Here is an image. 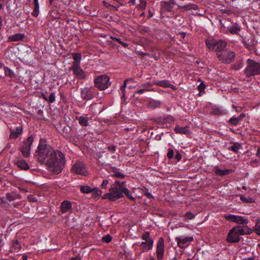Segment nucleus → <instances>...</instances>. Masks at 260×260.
Here are the masks:
<instances>
[{"label": "nucleus", "instance_id": "nucleus-1", "mask_svg": "<svg viewBox=\"0 0 260 260\" xmlns=\"http://www.w3.org/2000/svg\"><path fill=\"white\" fill-rule=\"evenodd\" d=\"M36 156L39 162L47 166L52 173L58 174L61 172L64 164L63 154L60 151L54 150L42 139L36 151Z\"/></svg>", "mask_w": 260, "mask_h": 260}, {"label": "nucleus", "instance_id": "nucleus-2", "mask_svg": "<svg viewBox=\"0 0 260 260\" xmlns=\"http://www.w3.org/2000/svg\"><path fill=\"white\" fill-rule=\"evenodd\" d=\"M125 184V181L120 182L116 180L110 187L109 192L104 194L102 199H108L111 202H114L122 198L124 194L129 200L135 201V198L131 195Z\"/></svg>", "mask_w": 260, "mask_h": 260}, {"label": "nucleus", "instance_id": "nucleus-3", "mask_svg": "<svg viewBox=\"0 0 260 260\" xmlns=\"http://www.w3.org/2000/svg\"><path fill=\"white\" fill-rule=\"evenodd\" d=\"M251 230L245 226H237L231 230L228 235L227 241L230 243H237L240 240V236L250 234Z\"/></svg>", "mask_w": 260, "mask_h": 260}, {"label": "nucleus", "instance_id": "nucleus-4", "mask_svg": "<svg viewBox=\"0 0 260 260\" xmlns=\"http://www.w3.org/2000/svg\"><path fill=\"white\" fill-rule=\"evenodd\" d=\"M206 45L210 51L215 50L217 53L220 52L225 48L226 43L221 40H216L213 38H209L205 41Z\"/></svg>", "mask_w": 260, "mask_h": 260}, {"label": "nucleus", "instance_id": "nucleus-5", "mask_svg": "<svg viewBox=\"0 0 260 260\" xmlns=\"http://www.w3.org/2000/svg\"><path fill=\"white\" fill-rule=\"evenodd\" d=\"M247 63V65L245 70V73L247 77L260 74V62L248 59Z\"/></svg>", "mask_w": 260, "mask_h": 260}, {"label": "nucleus", "instance_id": "nucleus-6", "mask_svg": "<svg viewBox=\"0 0 260 260\" xmlns=\"http://www.w3.org/2000/svg\"><path fill=\"white\" fill-rule=\"evenodd\" d=\"M142 239L145 241L139 245L142 252H146L151 250L153 247V240L150 238L148 232H146L142 235Z\"/></svg>", "mask_w": 260, "mask_h": 260}, {"label": "nucleus", "instance_id": "nucleus-7", "mask_svg": "<svg viewBox=\"0 0 260 260\" xmlns=\"http://www.w3.org/2000/svg\"><path fill=\"white\" fill-rule=\"evenodd\" d=\"M110 78L106 75H101L94 79L95 86L100 90H104L110 85Z\"/></svg>", "mask_w": 260, "mask_h": 260}, {"label": "nucleus", "instance_id": "nucleus-8", "mask_svg": "<svg viewBox=\"0 0 260 260\" xmlns=\"http://www.w3.org/2000/svg\"><path fill=\"white\" fill-rule=\"evenodd\" d=\"M72 171L77 174L85 176L88 174V172L85 164L82 161L76 162L72 168Z\"/></svg>", "mask_w": 260, "mask_h": 260}, {"label": "nucleus", "instance_id": "nucleus-9", "mask_svg": "<svg viewBox=\"0 0 260 260\" xmlns=\"http://www.w3.org/2000/svg\"><path fill=\"white\" fill-rule=\"evenodd\" d=\"M217 55L220 60L224 63L231 62L235 57V54L231 51H226L222 53H217Z\"/></svg>", "mask_w": 260, "mask_h": 260}, {"label": "nucleus", "instance_id": "nucleus-10", "mask_svg": "<svg viewBox=\"0 0 260 260\" xmlns=\"http://www.w3.org/2000/svg\"><path fill=\"white\" fill-rule=\"evenodd\" d=\"M34 138L32 136H29L27 138L26 140L24 142L21 148V151L23 155L25 157H28L30 154V147L32 144Z\"/></svg>", "mask_w": 260, "mask_h": 260}, {"label": "nucleus", "instance_id": "nucleus-11", "mask_svg": "<svg viewBox=\"0 0 260 260\" xmlns=\"http://www.w3.org/2000/svg\"><path fill=\"white\" fill-rule=\"evenodd\" d=\"M156 255L158 260H162L165 252L164 240L159 238L156 244Z\"/></svg>", "mask_w": 260, "mask_h": 260}, {"label": "nucleus", "instance_id": "nucleus-12", "mask_svg": "<svg viewBox=\"0 0 260 260\" xmlns=\"http://www.w3.org/2000/svg\"><path fill=\"white\" fill-rule=\"evenodd\" d=\"M224 217L228 220L236 222L239 224H244L247 223V220L241 216L232 214H225L224 215Z\"/></svg>", "mask_w": 260, "mask_h": 260}, {"label": "nucleus", "instance_id": "nucleus-13", "mask_svg": "<svg viewBox=\"0 0 260 260\" xmlns=\"http://www.w3.org/2000/svg\"><path fill=\"white\" fill-rule=\"evenodd\" d=\"M70 70L73 71L74 75H75L79 79H84L86 77V75L80 66H72L70 68Z\"/></svg>", "mask_w": 260, "mask_h": 260}, {"label": "nucleus", "instance_id": "nucleus-14", "mask_svg": "<svg viewBox=\"0 0 260 260\" xmlns=\"http://www.w3.org/2000/svg\"><path fill=\"white\" fill-rule=\"evenodd\" d=\"M93 88L85 87L81 89V98L84 100H90L93 98Z\"/></svg>", "mask_w": 260, "mask_h": 260}, {"label": "nucleus", "instance_id": "nucleus-15", "mask_svg": "<svg viewBox=\"0 0 260 260\" xmlns=\"http://www.w3.org/2000/svg\"><path fill=\"white\" fill-rule=\"evenodd\" d=\"M176 241L177 242L178 246L180 247H183L184 245L187 244L188 242H190L193 240L192 237H178L176 238Z\"/></svg>", "mask_w": 260, "mask_h": 260}, {"label": "nucleus", "instance_id": "nucleus-16", "mask_svg": "<svg viewBox=\"0 0 260 260\" xmlns=\"http://www.w3.org/2000/svg\"><path fill=\"white\" fill-rule=\"evenodd\" d=\"M60 211L62 213H71L72 206L71 202L68 201H64L62 202L60 206Z\"/></svg>", "mask_w": 260, "mask_h": 260}, {"label": "nucleus", "instance_id": "nucleus-17", "mask_svg": "<svg viewBox=\"0 0 260 260\" xmlns=\"http://www.w3.org/2000/svg\"><path fill=\"white\" fill-rule=\"evenodd\" d=\"M174 131L177 134L187 135L190 133L188 126L181 127L179 125L175 126Z\"/></svg>", "mask_w": 260, "mask_h": 260}, {"label": "nucleus", "instance_id": "nucleus-18", "mask_svg": "<svg viewBox=\"0 0 260 260\" xmlns=\"http://www.w3.org/2000/svg\"><path fill=\"white\" fill-rule=\"evenodd\" d=\"M241 29L240 26L237 23H234L227 27V30L232 35L238 34Z\"/></svg>", "mask_w": 260, "mask_h": 260}, {"label": "nucleus", "instance_id": "nucleus-19", "mask_svg": "<svg viewBox=\"0 0 260 260\" xmlns=\"http://www.w3.org/2000/svg\"><path fill=\"white\" fill-rule=\"evenodd\" d=\"M22 131V127L18 126L17 127L16 129H11V134L10 135V138L12 139H16L17 138L19 135H20Z\"/></svg>", "mask_w": 260, "mask_h": 260}, {"label": "nucleus", "instance_id": "nucleus-20", "mask_svg": "<svg viewBox=\"0 0 260 260\" xmlns=\"http://www.w3.org/2000/svg\"><path fill=\"white\" fill-rule=\"evenodd\" d=\"M72 56L74 61L72 66H80L82 57L81 54L79 53H74L72 54Z\"/></svg>", "mask_w": 260, "mask_h": 260}, {"label": "nucleus", "instance_id": "nucleus-21", "mask_svg": "<svg viewBox=\"0 0 260 260\" xmlns=\"http://www.w3.org/2000/svg\"><path fill=\"white\" fill-rule=\"evenodd\" d=\"M110 171L111 173H112V175L113 177L119 178H124L125 177V175L122 173L120 172L116 168L111 167Z\"/></svg>", "mask_w": 260, "mask_h": 260}, {"label": "nucleus", "instance_id": "nucleus-22", "mask_svg": "<svg viewBox=\"0 0 260 260\" xmlns=\"http://www.w3.org/2000/svg\"><path fill=\"white\" fill-rule=\"evenodd\" d=\"M214 169H215V173L216 175H219V176L227 175L232 172V170H230V169L221 170L217 167H215Z\"/></svg>", "mask_w": 260, "mask_h": 260}, {"label": "nucleus", "instance_id": "nucleus-23", "mask_svg": "<svg viewBox=\"0 0 260 260\" xmlns=\"http://www.w3.org/2000/svg\"><path fill=\"white\" fill-rule=\"evenodd\" d=\"M179 8L182 9L183 11H188L189 10H196L198 9V7L196 4L190 3L184 6H179Z\"/></svg>", "mask_w": 260, "mask_h": 260}, {"label": "nucleus", "instance_id": "nucleus-24", "mask_svg": "<svg viewBox=\"0 0 260 260\" xmlns=\"http://www.w3.org/2000/svg\"><path fill=\"white\" fill-rule=\"evenodd\" d=\"M160 103L158 101H155L154 100H150L147 103L148 107L151 109H155L160 106Z\"/></svg>", "mask_w": 260, "mask_h": 260}, {"label": "nucleus", "instance_id": "nucleus-25", "mask_svg": "<svg viewBox=\"0 0 260 260\" xmlns=\"http://www.w3.org/2000/svg\"><path fill=\"white\" fill-rule=\"evenodd\" d=\"M24 37V35L20 34H16L14 35L11 36L9 37L8 40L11 42H16L21 40Z\"/></svg>", "mask_w": 260, "mask_h": 260}, {"label": "nucleus", "instance_id": "nucleus-26", "mask_svg": "<svg viewBox=\"0 0 260 260\" xmlns=\"http://www.w3.org/2000/svg\"><path fill=\"white\" fill-rule=\"evenodd\" d=\"M17 165L18 167L23 170H27L29 168V165L24 160H20L17 161Z\"/></svg>", "mask_w": 260, "mask_h": 260}, {"label": "nucleus", "instance_id": "nucleus-27", "mask_svg": "<svg viewBox=\"0 0 260 260\" xmlns=\"http://www.w3.org/2000/svg\"><path fill=\"white\" fill-rule=\"evenodd\" d=\"M35 8L32 12V15L34 17H37L39 14V3L38 0H34Z\"/></svg>", "mask_w": 260, "mask_h": 260}, {"label": "nucleus", "instance_id": "nucleus-28", "mask_svg": "<svg viewBox=\"0 0 260 260\" xmlns=\"http://www.w3.org/2000/svg\"><path fill=\"white\" fill-rule=\"evenodd\" d=\"M77 119L78 120L79 123L81 125L87 126L88 125V118L81 116L77 117Z\"/></svg>", "mask_w": 260, "mask_h": 260}, {"label": "nucleus", "instance_id": "nucleus-29", "mask_svg": "<svg viewBox=\"0 0 260 260\" xmlns=\"http://www.w3.org/2000/svg\"><path fill=\"white\" fill-rule=\"evenodd\" d=\"M5 76H8L11 79L15 78L16 77L14 72L7 67H6L5 72Z\"/></svg>", "mask_w": 260, "mask_h": 260}, {"label": "nucleus", "instance_id": "nucleus-30", "mask_svg": "<svg viewBox=\"0 0 260 260\" xmlns=\"http://www.w3.org/2000/svg\"><path fill=\"white\" fill-rule=\"evenodd\" d=\"M94 190L91 192H92V197L95 199H98L100 198L102 193V191L98 188H93Z\"/></svg>", "mask_w": 260, "mask_h": 260}, {"label": "nucleus", "instance_id": "nucleus-31", "mask_svg": "<svg viewBox=\"0 0 260 260\" xmlns=\"http://www.w3.org/2000/svg\"><path fill=\"white\" fill-rule=\"evenodd\" d=\"M80 190L83 193H89L91 192L94 190V188H91L87 185H85L81 186Z\"/></svg>", "mask_w": 260, "mask_h": 260}, {"label": "nucleus", "instance_id": "nucleus-32", "mask_svg": "<svg viewBox=\"0 0 260 260\" xmlns=\"http://www.w3.org/2000/svg\"><path fill=\"white\" fill-rule=\"evenodd\" d=\"M240 199L244 203H252L255 202V200L250 197H246L243 195L240 196Z\"/></svg>", "mask_w": 260, "mask_h": 260}, {"label": "nucleus", "instance_id": "nucleus-33", "mask_svg": "<svg viewBox=\"0 0 260 260\" xmlns=\"http://www.w3.org/2000/svg\"><path fill=\"white\" fill-rule=\"evenodd\" d=\"M241 145L239 143H236L234 144L233 145L231 146L230 148V149L235 152H238L239 150V149L241 148Z\"/></svg>", "mask_w": 260, "mask_h": 260}, {"label": "nucleus", "instance_id": "nucleus-34", "mask_svg": "<svg viewBox=\"0 0 260 260\" xmlns=\"http://www.w3.org/2000/svg\"><path fill=\"white\" fill-rule=\"evenodd\" d=\"M140 4L137 5V8L141 10H145L146 7V2L144 0H140Z\"/></svg>", "mask_w": 260, "mask_h": 260}, {"label": "nucleus", "instance_id": "nucleus-35", "mask_svg": "<svg viewBox=\"0 0 260 260\" xmlns=\"http://www.w3.org/2000/svg\"><path fill=\"white\" fill-rule=\"evenodd\" d=\"M254 231L256 234L260 236V220H256V223L254 227Z\"/></svg>", "mask_w": 260, "mask_h": 260}, {"label": "nucleus", "instance_id": "nucleus-36", "mask_svg": "<svg viewBox=\"0 0 260 260\" xmlns=\"http://www.w3.org/2000/svg\"><path fill=\"white\" fill-rule=\"evenodd\" d=\"M6 69V66L4 63L0 62V77H5V72Z\"/></svg>", "mask_w": 260, "mask_h": 260}, {"label": "nucleus", "instance_id": "nucleus-37", "mask_svg": "<svg viewBox=\"0 0 260 260\" xmlns=\"http://www.w3.org/2000/svg\"><path fill=\"white\" fill-rule=\"evenodd\" d=\"M128 82L133 83H134V80L132 79H126L124 81V84L121 87V90L122 91L123 95H124V91H125V87H126L127 83Z\"/></svg>", "mask_w": 260, "mask_h": 260}, {"label": "nucleus", "instance_id": "nucleus-38", "mask_svg": "<svg viewBox=\"0 0 260 260\" xmlns=\"http://www.w3.org/2000/svg\"><path fill=\"white\" fill-rule=\"evenodd\" d=\"M240 121V118H239V117L236 118V117H233L230 119L229 121L231 124H233L234 125H237Z\"/></svg>", "mask_w": 260, "mask_h": 260}, {"label": "nucleus", "instance_id": "nucleus-39", "mask_svg": "<svg viewBox=\"0 0 260 260\" xmlns=\"http://www.w3.org/2000/svg\"><path fill=\"white\" fill-rule=\"evenodd\" d=\"M155 84L162 87H169L170 85V83L166 81L157 82L155 83Z\"/></svg>", "mask_w": 260, "mask_h": 260}, {"label": "nucleus", "instance_id": "nucleus-40", "mask_svg": "<svg viewBox=\"0 0 260 260\" xmlns=\"http://www.w3.org/2000/svg\"><path fill=\"white\" fill-rule=\"evenodd\" d=\"M110 38L113 40H115V41H117V42H118L119 44L122 45L124 47H126L128 46V45L126 43L123 42L119 38H115V37H112V36H111Z\"/></svg>", "mask_w": 260, "mask_h": 260}, {"label": "nucleus", "instance_id": "nucleus-41", "mask_svg": "<svg viewBox=\"0 0 260 260\" xmlns=\"http://www.w3.org/2000/svg\"><path fill=\"white\" fill-rule=\"evenodd\" d=\"M55 101V95L54 92H52L49 98H48V101L50 103H52Z\"/></svg>", "mask_w": 260, "mask_h": 260}, {"label": "nucleus", "instance_id": "nucleus-42", "mask_svg": "<svg viewBox=\"0 0 260 260\" xmlns=\"http://www.w3.org/2000/svg\"><path fill=\"white\" fill-rule=\"evenodd\" d=\"M174 151L172 148L168 149V152L167 153V157L169 159H172L173 157Z\"/></svg>", "mask_w": 260, "mask_h": 260}, {"label": "nucleus", "instance_id": "nucleus-43", "mask_svg": "<svg viewBox=\"0 0 260 260\" xmlns=\"http://www.w3.org/2000/svg\"><path fill=\"white\" fill-rule=\"evenodd\" d=\"M109 184L108 180H104L101 184V187L103 189H107L108 188V185Z\"/></svg>", "mask_w": 260, "mask_h": 260}, {"label": "nucleus", "instance_id": "nucleus-44", "mask_svg": "<svg viewBox=\"0 0 260 260\" xmlns=\"http://www.w3.org/2000/svg\"><path fill=\"white\" fill-rule=\"evenodd\" d=\"M13 246L16 250L18 251L21 248V245L17 241L13 243Z\"/></svg>", "mask_w": 260, "mask_h": 260}, {"label": "nucleus", "instance_id": "nucleus-45", "mask_svg": "<svg viewBox=\"0 0 260 260\" xmlns=\"http://www.w3.org/2000/svg\"><path fill=\"white\" fill-rule=\"evenodd\" d=\"M185 217L187 219H191L194 217V215L192 213L188 212L185 214Z\"/></svg>", "mask_w": 260, "mask_h": 260}, {"label": "nucleus", "instance_id": "nucleus-46", "mask_svg": "<svg viewBox=\"0 0 260 260\" xmlns=\"http://www.w3.org/2000/svg\"><path fill=\"white\" fill-rule=\"evenodd\" d=\"M111 240L112 237L109 235H107L106 236L103 237V241L106 242V243L110 242L111 241Z\"/></svg>", "mask_w": 260, "mask_h": 260}, {"label": "nucleus", "instance_id": "nucleus-47", "mask_svg": "<svg viewBox=\"0 0 260 260\" xmlns=\"http://www.w3.org/2000/svg\"><path fill=\"white\" fill-rule=\"evenodd\" d=\"M6 198H7V199L10 201H13L14 200H15V198L10 193H7Z\"/></svg>", "mask_w": 260, "mask_h": 260}, {"label": "nucleus", "instance_id": "nucleus-48", "mask_svg": "<svg viewBox=\"0 0 260 260\" xmlns=\"http://www.w3.org/2000/svg\"><path fill=\"white\" fill-rule=\"evenodd\" d=\"M144 195L146 196L149 199L153 198V196H152V194L148 191H145L144 192Z\"/></svg>", "mask_w": 260, "mask_h": 260}, {"label": "nucleus", "instance_id": "nucleus-49", "mask_svg": "<svg viewBox=\"0 0 260 260\" xmlns=\"http://www.w3.org/2000/svg\"><path fill=\"white\" fill-rule=\"evenodd\" d=\"M175 158L178 161H180L181 160V155L179 152H177L176 156H175Z\"/></svg>", "mask_w": 260, "mask_h": 260}, {"label": "nucleus", "instance_id": "nucleus-50", "mask_svg": "<svg viewBox=\"0 0 260 260\" xmlns=\"http://www.w3.org/2000/svg\"><path fill=\"white\" fill-rule=\"evenodd\" d=\"M242 260H255V257L253 256H250L243 258Z\"/></svg>", "mask_w": 260, "mask_h": 260}, {"label": "nucleus", "instance_id": "nucleus-51", "mask_svg": "<svg viewBox=\"0 0 260 260\" xmlns=\"http://www.w3.org/2000/svg\"><path fill=\"white\" fill-rule=\"evenodd\" d=\"M213 112L215 114H219L221 113L220 110L218 108L214 109Z\"/></svg>", "mask_w": 260, "mask_h": 260}, {"label": "nucleus", "instance_id": "nucleus-52", "mask_svg": "<svg viewBox=\"0 0 260 260\" xmlns=\"http://www.w3.org/2000/svg\"><path fill=\"white\" fill-rule=\"evenodd\" d=\"M128 3L130 5H136V1L135 0H129Z\"/></svg>", "mask_w": 260, "mask_h": 260}, {"label": "nucleus", "instance_id": "nucleus-53", "mask_svg": "<svg viewBox=\"0 0 260 260\" xmlns=\"http://www.w3.org/2000/svg\"><path fill=\"white\" fill-rule=\"evenodd\" d=\"M108 149H109L110 151H115V147H114V146H109V147H108Z\"/></svg>", "mask_w": 260, "mask_h": 260}, {"label": "nucleus", "instance_id": "nucleus-54", "mask_svg": "<svg viewBox=\"0 0 260 260\" xmlns=\"http://www.w3.org/2000/svg\"><path fill=\"white\" fill-rule=\"evenodd\" d=\"M145 91V90L144 89H140L139 90L137 91V93H139V94H142L143 93L144 91Z\"/></svg>", "mask_w": 260, "mask_h": 260}, {"label": "nucleus", "instance_id": "nucleus-55", "mask_svg": "<svg viewBox=\"0 0 260 260\" xmlns=\"http://www.w3.org/2000/svg\"><path fill=\"white\" fill-rule=\"evenodd\" d=\"M256 156L260 157V147H258L256 152Z\"/></svg>", "mask_w": 260, "mask_h": 260}, {"label": "nucleus", "instance_id": "nucleus-56", "mask_svg": "<svg viewBox=\"0 0 260 260\" xmlns=\"http://www.w3.org/2000/svg\"><path fill=\"white\" fill-rule=\"evenodd\" d=\"M142 86L143 87H149V86H151V84L150 83H147L143 84Z\"/></svg>", "mask_w": 260, "mask_h": 260}, {"label": "nucleus", "instance_id": "nucleus-57", "mask_svg": "<svg viewBox=\"0 0 260 260\" xmlns=\"http://www.w3.org/2000/svg\"><path fill=\"white\" fill-rule=\"evenodd\" d=\"M257 163H258V161L257 159H254V160H252L251 161V164H257Z\"/></svg>", "mask_w": 260, "mask_h": 260}, {"label": "nucleus", "instance_id": "nucleus-58", "mask_svg": "<svg viewBox=\"0 0 260 260\" xmlns=\"http://www.w3.org/2000/svg\"><path fill=\"white\" fill-rule=\"evenodd\" d=\"M70 260H81V258L79 257L76 256L71 258Z\"/></svg>", "mask_w": 260, "mask_h": 260}, {"label": "nucleus", "instance_id": "nucleus-59", "mask_svg": "<svg viewBox=\"0 0 260 260\" xmlns=\"http://www.w3.org/2000/svg\"><path fill=\"white\" fill-rule=\"evenodd\" d=\"M2 25H3V20H2V18L0 17V29L1 28Z\"/></svg>", "mask_w": 260, "mask_h": 260}, {"label": "nucleus", "instance_id": "nucleus-60", "mask_svg": "<svg viewBox=\"0 0 260 260\" xmlns=\"http://www.w3.org/2000/svg\"><path fill=\"white\" fill-rule=\"evenodd\" d=\"M147 260H155V259L151 255H149Z\"/></svg>", "mask_w": 260, "mask_h": 260}, {"label": "nucleus", "instance_id": "nucleus-61", "mask_svg": "<svg viewBox=\"0 0 260 260\" xmlns=\"http://www.w3.org/2000/svg\"><path fill=\"white\" fill-rule=\"evenodd\" d=\"M204 87H205L204 85V84H201L199 85V88L200 89H201L202 88H204Z\"/></svg>", "mask_w": 260, "mask_h": 260}, {"label": "nucleus", "instance_id": "nucleus-62", "mask_svg": "<svg viewBox=\"0 0 260 260\" xmlns=\"http://www.w3.org/2000/svg\"><path fill=\"white\" fill-rule=\"evenodd\" d=\"M42 97L46 101H48V98L46 97V96L45 95L42 94Z\"/></svg>", "mask_w": 260, "mask_h": 260}, {"label": "nucleus", "instance_id": "nucleus-63", "mask_svg": "<svg viewBox=\"0 0 260 260\" xmlns=\"http://www.w3.org/2000/svg\"><path fill=\"white\" fill-rule=\"evenodd\" d=\"M145 16V12H142L141 14H140V17H143V16Z\"/></svg>", "mask_w": 260, "mask_h": 260}, {"label": "nucleus", "instance_id": "nucleus-64", "mask_svg": "<svg viewBox=\"0 0 260 260\" xmlns=\"http://www.w3.org/2000/svg\"><path fill=\"white\" fill-rule=\"evenodd\" d=\"M172 260H177V259L176 257H174Z\"/></svg>", "mask_w": 260, "mask_h": 260}]
</instances>
